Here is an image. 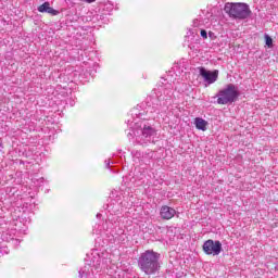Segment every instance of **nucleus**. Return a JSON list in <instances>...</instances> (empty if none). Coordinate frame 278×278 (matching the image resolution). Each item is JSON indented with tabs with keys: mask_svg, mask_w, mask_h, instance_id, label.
<instances>
[{
	"mask_svg": "<svg viewBox=\"0 0 278 278\" xmlns=\"http://www.w3.org/2000/svg\"><path fill=\"white\" fill-rule=\"evenodd\" d=\"M130 131L127 134L128 138H135L139 144H151L155 142L157 130L149 124L147 119L137 117L134 122H130Z\"/></svg>",
	"mask_w": 278,
	"mask_h": 278,
	"instance_id": "1",
	"label": "nucleus"
},
{
	"mask_svg": "<svg viewBox=\"0 0 278 278\" xmlns=\"http://www.w3.org/2000/svg\"><path fill=\"white\" fill-rule=\"evenodd\" d=\"M98 273H101V256L93 255L92 264H87L79 270L80 278H97Z\"/></svg>",
	"mask_w": 278,
	"mask_h": 278,
	"instance_id": "6",
	"label": "nucleus"
},
{
	"mask_svg": "<svg viewBox=\"0 0 278 278\" xmlns=\"http://www.w3.org/2000/svg\"><path fill=\"white\" fill-rule=\"evenodd\" d=\"M200 34L204 40L207 39V31L205 29H202Z\"/></svg>",
	"mask_w": 278,
	"mask_h": 278,
	"instance_id": "14",
	"label": "nucleus"
},
{
	"mask_svg": "<svg viewBox=\"0 0 278 278\" xmlns=\"http://www.w3.org/2000/svg\"><path fill=\"white\" fill-rule=\"evenodd\" d=\"M194 123L197 129H200L201 131H205L207 129V121L197 117Z\"/></svg>",
	"mask_w": 278,
	"mask_h": 278,
	"instance_id": "11",
	"label": "nucleus"
},
{
	"mask_svg": "<svg viewBox=\"0 0 278 278\" xmlns=\"http://www.w3.org/2000/svg\"><path fill=\"white\" fill-rule=\"evenodd\" d=\"M143 160L147 161V160H153V157H155V152L151 151V150H148L143 153L142 155Z\"/></svg>",
	"mask_w": 278,
	"mask_h": 278,
	"instance_id": "12",
	"label": "nucleus"
},
{
	"mask_svg": "<svg viewBox=\"0 0 278 278\" xmlns=\"http://www.w3.org/2000/svg\"><path fill=\"white\" fill-rule=\"evenodd\" d=\"M37 10L41 14H51V16H58V14H60V11L51 8V3L49 2H45L43 4L39 5Z\"/></svg>",
	"mask_w": 278,
	"mask_h": 278,
	"instance_id": "10",
	"label": "nucleus"
},
{
	"mask_svg": "<svg viewBox=\"0 0 278 278\" xmlns=\"http://www.w3.org/2000/svg\"><path fill=\"white\" fill-rule=\"evenodd\" d=\"M160 253L153 250H147L141 253L138 258V266L141 273L144 275H155V273L160 271Z\"/></svg>",
	"mask_w": 278,
	"mask_h": 278,
	"instance_id": "2",
	"label": "nucleus"
},
{
	"mask_svg": "<svg viewBox=\"0 0 278 278\" xmlns=\"http://www.w3.org/2000/svg\"><path fill=\"white\" fill-rule=\"evenodd\" d=\"M97 218H101V214L98 213V214H97Z\"/></svg>",
	"mask_w": 278,
	"mask_h": 278,
	"instance_id": "18",
	"label": "nucleus"
},
{
	"mask_svg": "<svg viewBox=\"0 0 278 278\" xmlns=\"http://www.w3.org/2000/svg\"><path fill=\"white\" fill-rule=\"evenodd\" d=\"M119 233H125V230L121 229V230H119Z\"/></svg>",
	"mask_w": 278,
	"mask_h": 278,
	"instance_id": "19",
	"label": "nucleus"
},
{
	"mask_svg": "<svg viewBox=\"0 0 278 278\" xmlns=\"http://www.w3.org/2000/svg\"><path fill=\"white\" fill-rule=\"evenodd\" d=\"M80 1H84L85 3H94V1L97 0H80Z\"/></svg>",
	"mask_w": 278,
	"mask_h": 278,
	"instance_id": "17",
	"label": "nucleus"
},
{
	"mask_svg": "<svg viewBox=\"0 0 278 278\" xmlns=\"http://www.w3.org/2000/svg\"><path fill=\"white\" fill-rule=\"evenodd\" d=\"M217 103L219 105H227V103H233L238 99V87L233 84H229L226 88L222 89L217 93Z\"/></svg>",
	"mask_w": 278,
	"mask_h": 278,
	"instance_id": "5",
	"label": "nucleus"
},
{
	"mask_svg": "<svg viewBox=\"0 0 278 278\" xmlns=\"http://www.w3.org/2000/svg\"><path fill=\"white\" fill-rule=\"evenodd\" d=\"M160 214L163 220H170V218L175 217V215L177 214V211H175V208L170 206L165 205L161 207Z\"/></svg>",
	"mask_w": 278,
	"mask_h": 278,
	"instance_id": "9",
	"label": "nucleus"
},
{
	"mask_svg": "<svg viewBox=\"0 0 278 278\" xmlns=\"http://www.w3.org/2000/svg\"><path fill=\"white\" fill-rule=\"evenodd\" d=\"M173 97V85L166 84L164 87L159 88L156 98L152 100V114H162L168 110V101Z\"/></svg>",
	"mask_w": 278,
	"mask_h": 278,
	"instance_id": "3",
	"label": "nucleus"
},
{
	"mask_svg": "<svg viewBox=\"0 0 278 278\" xmlns=\"http://www.w3.org/2000/svg\"><path fill=\"white\" fill-rule=\"evenodd\" d=\"M199 73L203 77L204 83L208 86L218 81V70L213 72L205 70V67H199Z\"/></svg>",
	"mask_w": 278,
	"mask_h": 278,
	"instance_id": "8",
	"label": "nucleus"
},
{
	"mask_svg": "<svg viewBox=\"0 0 278 278\" xmlns=\"http://www.w3.org/2000/svg\"><path fill=\"white\" fill-rule=\"evenodd\" d=\"M70 104H71L72 106L75 105V103H73V102H71Z\"/></svg>",
	"mask_w": 278,
	"mask_h": 278,
	"instance_id": "20",
	"label": "nucleus"
},
{
	"mask_svg": "<svg viewBox=\"0 0 278 278\" xmlns=\"http://www.w3.org/2000/svg\"><path fill=\"white\" fill-rule=\"evenodd\" d=\"M265 43L269 49L273 48V38H270L268 35H265Z\"/></svg>",
	"mask_w": 278,
	"mask_h": 278,
	"instance_id": "13",
	"label": "nucleus"
},
{
	"mask_svg": "<svg viewBox=\"0 0 278 278\" xmlns=\"http://www.w3.org/2000/svg\"><path fill=\"white\" fill-rule=\"evenodd\" d=\"M202 249L206 255H220L223 243L218 240L208 239L203 243Z\"/></svg>",
	"mask_w": 278,
	"mask_h": 278,
	"instance_id": "7",
	"label": "nucleus"
},
{
	"mask_svg": "<svg viewBox=\"0 0 278 278\" xmlns=\"http://www.w3.org/2000/svg\"><path fill=\"white\" fill-rule=\"evenodd\" d=\"M224 11L230 18H239L240 21L249 18V14H251L249 4L243 2H227L224 7Z\"/></svg>",
	"mask_w": 278,
	"mask_h": 278,
	"instance_id": "4",
	"label": "nucleus"
},
{
	"mask_svg": "<svg viewBox=\"0 0 278 278\" xmlns=\"http://www.w3.org/2000/svg\"><path fill=\"white\" fill-rule=\"evenodd\" d=\"M199 25H200V24H199V20H193V26H194V27H199Z\"/></svg>",
	"mask_w": 278,
	"mask_h": 278,
	"instance_id": "16",
	"label": "nucleus"
},
{
	"mask_svg": "<svg viewBox=\"0 0 278 278\" xmlns=\"http://www.w3.org/2000/svg\"><path fill=\"white\" fill-rule=\"evenodd\" d=\"M111 164H114V162H111L110 160H106L105 161V166H106V168H110V165Z\"/></svg>",
	"mask_w": 278,
	"mask_h": 278,
	"instance_id": "15",
	"label": "nucleus"
},
{
	"mask_svg": "<svg viewBox=\"0 0 278 278\" xmlns=\"http://www.w3.org/2000/svg\"><path fill=\"white\" fill-rule=\"evenodd\" d=\"M118 236L115 237V240H117Z\"/></svg>",
	"mask_w": 278,
	"mask_h": 278,
	"instance_id": "21",
	"label": "nucleus"
}]
</instances>
